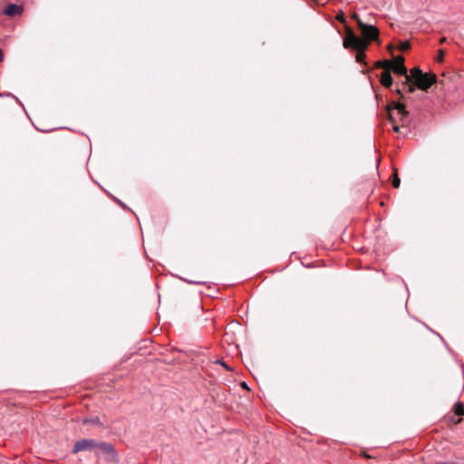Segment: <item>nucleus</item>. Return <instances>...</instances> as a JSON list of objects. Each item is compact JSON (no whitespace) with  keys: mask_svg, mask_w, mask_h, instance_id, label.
Masks as SVG:
<instances>
[{"mask_svg":"<svg viewBox=\"0 0 464 464\" xmlns=\"http://www.w3.org/2000/svg\"><path fill=\"white\" fill-rule=\"evenodd\" d=\"M343 46L345 49L355 51L356 62L363 63L365 59V51L368 48V43L357 36L350 26H345V35L343 39Z\"/></svg>","mask_w":464,"mask_h":464,"instance_id":"obj_1","label":"nucleus"},{"mask_svg":"<svg viewBox=\"0 0 464 464\" xmlns=\"http://www.w3.org/2000/svg\"><path fill=\"white\" fill-rule=\"evenodd\" d=\"M410 81L413 82L412 86L427 92L431 85L436 83L437 76L432 72H423L419 67L411 71Z\"/></svg>","mask_w":464,"mask_h":464,"instance_id":"obj_2","label":"nucleus"},{"mask_svg":"<svg viewBox=\"0 0 464 464\" xmlns=\"http://www.w3.org/2000/svg\"><path fill=\"white\" fill-rule=\"evenodd\" d=\"M391 63L390 71H392L395 74L404 76L405 81L402 82V86L407 89L408 92L412 93L414 92V86L409 84L410 75L407 73V68L404 65V58L401 55L393 56Z\"/></svg>","mask_w":464,"mask_h":464,"instance_id":"obj_3","label":"nucleus"},{"mask_svg":"<svg viewBox=\"0 0 464 464\" xmlns=\"http://www.w3.org/2000/svg\"><path fill=\"white\" fill-rule=\"evenodd\" d=\"M395 114L400 118V121L404 124L408 121V111L406 107L401 102H393V109L389 111V120L392 123V130L399 132V126L396 124Z\"/></svg>","mask_w":464,"mask_h":464,"instance_id":"obj_4","label":"nucleus"},{"mask_svg":"<svg viewBox=\"0 0 464 464\" xmlns=\"http://www.w3.org/2000/svg\"><path fill=\"white\" fill-rule=\"evenodd\" d=\"M100 453L104 454V459L107 462L118 463L119 457L113 447V445L110 442L99 441L97 445V450L95 451V455L100 457Z\"/></svg>","mask_w":464,"mask_h":464,"instance_id":"obj_5","label":"nucleus"},{"mask_svg":"<svg viewBox=\"0 0 464 464\" xmlns=\"http://www.w3.org/2000/svg\"><path fill=\"white\" fill-rule=\"evenodd\" d=\"M98 442L99 441H97L93 439L79 440L74 443L71 452L72 454H77L81 451H90V450H93L95 452L97 450Z\"/></svg>","mask_w":464,"mask_h":464,"instance_id":"obj_6","label":"nucleus"},{"mask_svg":"<svg viewBox=\"0 0 464 464\" xmlns=\"http://www.w3.org/2000/svg\"><path fill=\"white\" fill-rule=\"evenodd\" d=\"M359 30L362 35L361 39L366 41L368 44L379 39V30L374 25L360 23Z\"/></svg>","mask_w":464,"mask_h":464,"instance_id":"obj_7","label":"nucleus"},{"mask_svg":"<svg viewBox=\"0 0 464 464\" xmlns=\"http://www.w3.org/2000/svg\"><path fill=\"white\" fill-rule=\"evenodd\" d=\"M22 5H18L15 4H8L5 9L4 10V14L8 16H15L19 15L23 13Z\"/></svg>","mask_w":464,"mask_h":464,"instance_id":"obj_8","label":"nucleus"},{"mask_svg":"<svg viewBox=\"0 0 464 464\" xmlns=\"http://www.w3.org/2000/svg\"><path fill=\"white\" fill-rule=\"evenodd\" d=\"M380 82L385 88H390L393 82L391 71L383 70L380 74Z\"/></svg>","mask_w":464,"mask_h":464,"instance_id":"obj_9","label":"nucleus"},{"mask_svg":"<svg viewBox=\"0 0 464 464\" xmlns=\"http://www.w3.org/2000/svg\"><path fill=\"white\" fill-rule=\"evenodd\" d=\"M391 65H392V63H391V61H388V60H380V61H377L376 63H375V67L376 68H382V71L383 70H389L390 71Z\"/></svg>","mask_w":464,"mask_h":464,"instance_id":"obj_10","label":"nucleus"},{"mask_svg":"<svg viewBox=\"0 0 464 464\" xmlns=\"http://www.w3.org/2000/svg\"><path fill=\"white\" fill-rule=\"evenodd\" d=\"M454 412L459 417L463 416L464 415V405L462 403H457L454 406Z\"/></svg>","mask_w":464,"mask_h":464,"instance_id":"obj_11","label":"nucleus"},{"mask_svg":"<svg viewBox=\"0 0 464 464\" xmlns=\"http://www.w3.org/2000/svg\"><path fill=\"white\" fill-rule=\"evenodd\" d=\"M83 424H93V425H101L100 419L98 417L88 418L83 420Z\"/></svg>","mask_w":464,"mask_h":464,"instance_id":"obj_12","label":"nucleus"},{"mask_svg":"<svg viewBox=\"0 0 464 464\" xmlns=\"http://www.w3.org/2000/svg\"><path fill=\"white\" fill-rule=\"evenodd\" d=\"M336 19L341 22L342 24H343L345 26L346 25V18H345V15L343 12H341L340 14H336Z\"/></svg>","mask_w":464,"mask_h":464,"instance_id":"obj_13","label":"nucleus"},{"mask_svg":"<svg viewBox=\"0 0 464 464\" xmlns=\"http://www.w3.org/2000/svg\"><path fill=\"white\" fill-rule=\"evenodd\" d=\"M185 282L190 285H205L206 282L202 280H188V279H183Z\"/></svg>","mask_w":464,"mask_h":464,"instance_id":"obj_14","label":"nucleus"},{"mask_svg":"<svg viewBox=\"0 0 464 464\" xmlns=\"http://www.w3.org/2000/svg\"><path fill=\"white\" fill-rule=\"evenodd\" d=\"M352 19L357 23L358 28L360 27V23H363L357 13H353L352 14Z\"/></svg>","mask_w":464,"mask_h":464,"instance_id":"obj_15","label":"nucleus"},{"mask_svg":"<svg viewBox=\"0 0 464 464\" xmlns=\"http://www.w3.org/2000/svg\"><path fill=\"white\" fill-rule=\"evenodd\" d=\"M410 47H411V44L409 42H403L401 44L400 49H401V51H407L408 49H410Z\"/></svg>","mask_w":464,"mask_h":464,"instance_id":"obj_16","label":"nucleus"},{"mask_svg":"<svg viewBox=\"0 0 464 464\" xmlns=\"http://www.w3.org/2000/svg\"><path fill=\"white\" fill-rule=\"evenodd\" d=\"M444 55H445L444 51L443 50H440L439 53H438V56H437V61L439 63H441L443 61V59H444Z\"/></svg>","mask_w":464,"mask_h":464,"instance_id":"obj_17","label":"nucleus"},{"mask_svg":"<svg viewBox=\"0 0 464 464\" xmlns=\"http://www.w3.org/2000/svg\"><path fill=\"white\" fill-rule=\"evenodd\" d=\"M216 362H217V363H219L220 365H222L226 370H227V371H232V368H231L230 366H228V365L226 363V362L221 361V360H218Z\"/></svg>","mask_w":464,"mask_h":464,"instance_id":"obj_18","label":"nucleus"},{"mask_svg":"<svg viewBox=\"0 0 464 464\" xmlns=\"http://www.w3.org/2000/svg\"><path fill=\"white\" fill-rule=\"evenodd\" d=\"M392 186H393V188H399V186H400V179L397 175L394 177V179L392 180Z\"/></svg>","mask_w":464,"mask_h":464,"instance_id":"obj_19","label":"nucleus"},{"mask_svg":"<svg viewBox=\"0 0 464 464\" xmlns=\"http://www.w3.org/2000/svg\"><path fill=\"white\" fill-rule=\"evenodd\" d=\"M396 92L398 93V95H400L401 98H403L402 93H401L402 92L401 89H397Z\"/></svg>","mask_w":464,"mask_h":464,"instance_id":"obj_20","label":"nucleus"},{"mask_svg":"<svg viewBox=\"0 0 464 464\" xmlns=\"http://www.w3.org/2000/svg\"><path fill=\"white\" fill-rule=\"evenodd\" d=\"M117 202L119 203V205H121L123 208H126V205L121 202V200H117Z\"/></svg>","mask_w":464,"mask_h":464,"instance_id":"obj_21","label":"nucleus"},{"mask_svg":"<svg viewBox=\"0 0 464 464\" xmlns=\"http://www.w3.org/2000/svg\"><path fill=\"white\" fill-rule=\"evenodd\" d=\"M3 59H4V54H3L2 50L0 49V63L3 61Z\"/></svg>","mask_w":464,"mask_h":464,"instance_id":"obj_22","label":"nucleus"},{"mask_svg":"<svg viewBox=\"0 0 464 464\" xmlns=\"http://www.w3.org/2000/svg\"><path fill=\"white\" fill-rule=\"evenodd\" d=\"M460 421H461V418H459V419L455 421V423H457V424H458V423H459Z\"/></svg>","mask_w":464,"mask_h":464,"instance_id":"obj_23","label":"nucleus"},{"mask_svg":"<svg viewBox=\"0 0 464 464\" xmlns=\"http://www.w3.org/2000/svg\"><path fill=\"white\" fill-rule=\"evenodd\" d=\"M242 386H243L244 388H247V386H246V382H243V383H242Z\"/></svg>","mask_w":464,"mask_h":464,"instance_id":"obj_24","label":"nucleus"}]
</instances>
